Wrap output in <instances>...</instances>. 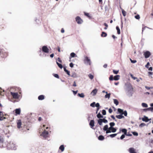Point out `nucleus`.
<instances>
[{
  "label": "nucleus",
  "instance_id": "5fc2aeb1",
  "mask_svg": "<svg viewBox=\"0 0 153 153\" xmlns=\"http://www.w3.org/2000/svg\"><path fill=\"white\" fill-rule=\"evenodd\" d=\"M130 76H131V77L134 80H135L137 79L136 77L133 76V75L131 74H130Z\"/></svg>",
  "mask_w": 153,
  "mask_h": 153
},
{
  "label": "nucleus",
  "instance_id": "f3484780",
  "mask_svg": "<svg viewBox=\"0 0 153 153\" xmlns=\"http://www.w3.org/2000/svg\"><path fill=\"white\" fill-rule=\"evenodd\" d=\"M116 117L117 118L120 119L124 117V116L123 115V114H120V115H116Z\"/></svg>",
  "mask_w": 153,
  "mask_h": 153
},
{
  "label": "nucleus",
  "instance_id": "6ab92c4d",
  "mask_svg": "<svg viewBox=\"0 0 153 153\" xmlns=\"http://www.w3.org/2000/svg\"><path fill=\"white\" fill-rule=\"evenodd\" d=\"M77 57V56L75 53L72 52L70 54V56L69 57V59H70L71 58L74 57Z\"/></svg>",
  "mask_w": 153,
  "mask_h": 153
},
{
  "label": "nucleus",
  "instance_id": "473e14b6",
  "mask_svg": "<svg viewBox=\"0 0 153 153\" xmlns=\"http://www.w3.org/2000/svg\"><path fill=\"white\" fill-rule=\"evenodd\" d=\"M121 131L125 134H126L127 132V130L126 128H123L121 130Z\"/></svg>",
  "mask_w": 153,
  "mask_h": 153
},
{
  "label": "nucleus",
  "instance_id": "a878e982",
  "mask_svg": "<svg viewBox=\"0 0 153 153\" xmlns=\"http://www.w3.org/2000/svg\"><path fill=\"white\" fill-rule=\"evenodd\" d=\"M106 94L105 96V97L106 98H108L109 99L110 97V93H108L107 92H105Z\"/></svg>",
  "mask_w": 153,
  "mask_h": 153
},
{
  "label": "nucleus",
  "instance_id": "aec40b11",
  "mask_svg": "<svg viewBox=\"0 0 153 153\" xmlns=\"http://www.w3.org/2000/svg\"><path fill=\"white\" fill-rule=\"evenodd\" d=\"M70 76H71V77L73 78H76L78 77L77 74L75 72L72 73V74Z\"/></svg>",
  "mask_w": 153,
  "mask_h": 153
},
{
  "label": "nucleus",
  "instance_id": "412c9836",
  "mask_svg": "<svg viewBox=\"0 0 153 153\" xmlns=\"http://www.w3.org/2000/svg\"><path fill=\"white\" fill-rule=\"evenodd\" d=\"M120 76L119 75H117L115 76L114 77V80H118L120 79Z\"/></svg>",
  "mask_w": 153,
  "mask_h": 153
},
{
  "label": "nucleus",
  "instance_id": "4be33fe9",
  "mask_svg": "<svg viewBox=\"0 0 153 153\" xmlns=\"http://www.w3.org/2000/svg\"><path fill=\"white\" fill-rule=\"evenodd\" d=\"M104 137L102 135H100L98 137V139L99 140L102 141L104 139Z\"/></svg>",
  "mask_w": 153,
  "mask_h": 153
},
{
  "label": "nucleus",
  "instance_id": "6e6552de",
  "mask_svg": "<svg viewBox=\"0 0 153 153\" xmlns=\"http://www.w3.org/2000/svg\"><path fill=\"white\" fill-rule=\"evenodd\" d=\"M76 21L78 24H81L83 22L82 20L79 16L76 18Z\"/></svg>",
  "mask_w": 153,
  "mask_h": 153
},
{
  "label": "nucleus",
  "instance_id": "4c0bfd02",
  "mask_svg": "<svg viewBox=\"0 0 153 153\" xmlns=\"http://www.w3.org/2000/svg\"><path fill=\"white\" fill-rule=\"evenodd\" d=\"M117 134H110L109 136L111 138H113L115 137Z\"/></svg>",
  "mask_w": 153,
  "mask_h": 153
},
{
  "label": "nucleus",
  "instance_id": "e2e57ef3",
  "mask_svg": "<svg viewBox=\"0 0 153 153\" xmlns=\"http://www.w3.org/2000/svg\"><path fill=\"white\" fill-rule=\"evenodd\" d=\"M145 88L147 90H149L150 88H153L152 87H148V86H145Z\"/></svg>",
  "mask_w": 153,
  "mask_h": 153
},
{
  "label": "nucleus",
  "instance_id": "dca6fc26",
  "mask_svg": "<svg viewBox=\"0 0 153 153\" xmlns=\"http://www.w3.org/2000/svg\"><path fill=\"white\" fill-rule=\"evenodd\" d=\"M94 120H91L89 123V125L92 128V127L94 126Z\"/></svg>",
  "mask_w": 153,
  "mask_h": 153
},
{
  "label": "nucleus",
  "instance_id": "c756f323",
  "mask_svg": "<svg viewBox=\"0 0 153 153\" xmlns=\"http://www.w3.org/2000/svg\"><path fill=\"white\" fill-rule=\"evenodd\" d=\"M113 100L114 103L116 105H117L119 104V102L116 99H114Z\"/></svg>",
  "mask_w": 153,
  "mask_h": 153
},
{
  "label": "nucleus",
  "instance_id": "ddd939ff",
  "mask_svg": "<svg viewBox=\"0 0 153 153\" xmlns=\"http://www.w3.org/2000/svg\"><path fill=\"white\" fill-rule=\"evenodd\" d=\"M16 115H17L20 114L21 109L20 108L16 109L15 110Z\"/></svg>",
  "mask_w": 153,
  "mask_h": 153
},
{
  "label": "nucleus",
  "instance_id": "72a5a7b5",
  "mask_svg": "<svg viewBox=\"0 0 153 153\" xmlns=\"http://www.w3.org/2000/svg\"><path fill=\"white\" fill-rule=\"evenodd\" d=\"M56 64L58 66V67L61 69H62L63 68V66L60 63H58L57 62H56Z\"/></svg>",
  "mask_w": 153,
  "mask_h": 153
},
{
  "label": "nucleus",
  "instance_id": "1a4fd4ad",
  "mask_svg": "<svg viewBox=\"0 0 153 153\" xmlns=\"http://www.w3.org/2000/svg\"><path fill=\"white\" fill-rule=\"evenodd\" d=\"M151 55V53L148 51H146L145 52L143 53V55L144 56L145 58L146 59L148 58Z\"/></svg>",
  "mask_w": 153,
  "mask_h": 153
},
{
  "label": "nucleus",
  "instance_id": "3c124183",
  "mask_svg": "<svg viewBox=\"0 0 153 153\" xmlns=\"http://www.w3.org/2000/svg\"><path fill=\"white\" fill-rule=\"evenodd\" d=\"M126 134H122L120 137V139L121 140H123V138H124L125 137V135Z\"/></svg>",
  "mask_w": 153,
  "mask_h": 153
},
{
  "label": "nucleus",
  "instance_id": "de8ad7c7",
  "mask_svg": "<svg viewBox=\"0 0 153 153\" xmlns=\"http://www.w3.org/2000/svg\"><path fill=\"white\" fill-rule=\"evenodd\" d=\"M102 114L104 115H106V111L104 109H103L102 110Z\"/></svg>",
  "mask_w": 153,
  "mask_h": 153
},
{
  "label": "nucleus",
  "instance_id": "603ef678",
  "mask_svg": "<svg viewBox=\"0 0 153 153\" xmlns=\"http://www.w3.org/2000/svg\"><path fill=\"white\" fill-rule=\"evenodd\" d=\"M104 25L105 26V27H104V29L105 30H106L107 29V27L108 26V25L106 23H104Z\"/></svg>",
  "mask_w": 153,
  "mask_h": 153
},
{
  "label": "nucleus",
  "instance_id": "f8f14e48",
  "mask_svg": "<svg viewBox=\"0 0 153 153\" xmlns=\"http://www.w3.org/2000/svg\"><path fill=\"white\" fill-rule=\"evenodd\" d=\"M128 151L130 153H137L134 149L132 147L129 148L128 149Z\"/></svg>",
  "mask_w": 153,
  "mask_h": 153
},
{
  "label": "nucleus",
  "instance_id": "680f3d73",
  "mask_svg": "<svg viewBox=\"0 0 153 153\" xmlns=\"http://www.w3.org/2000/svg\"><path fill=\"white\" fill-rule=\"evenodd\" d=\"M3 138L1 136H0V143H2L3 141Z\"/></svg>",
  "mask_w": 153,
  "mask_h": 153
},
{
  "label": "nucleus",
  "instance_id": "09e8293b",
  "mask_svg": "<svg viewBox=\"0 0 153 153\" xmlns=\"http://www.w3.org/2000/svg\"><path fill=\"white\" fill-rule=\"evenodd\" d=\"M102 120H103V123H108V121L107 120L105 119V118L102 119Z\"/></svg>",
  "mask_w": 153,
  "mask_h": 153
},
{
  "label": "nucleus",
  "instance_id": "7c9ffc66",
  "mask_svg": "<svg viewBox=\"0 0 153 153\" xmlns=\"http://www.w3.org/2000/svg\"><path fill=\"white\" fill-rule=\"evenodd\" d=\"M117 111L120 114H122L123 111V109L119 108L117 109Z\"/></svg>",
  "mask_w": 153,
  "mask_h": 153
},
{
  "label": "nucleus",
  "instance_id": "6e6d98bb",
  "mask_svg": "<svg viewBox=\"0 0 153 153\" xmlns=\"http://www.w3.org/2000/svg\"><path fill=\"white\" fill-rule=\"evenodd\" d=\"M95 106L97 107V108H100V105L99 103H97L95 104Z\"/></svg>",
  "mask_w": 153,
  "mask_h": 153
},
{
  "label": "nucleus",
  "instance_id": "f704fd0d",
  "mask_svg": "<svg viewBox=\"0 0 153 153\" xmlns=\"http://www.w3.org/2000/svg\"><path fill=\"white\" fill-rule=\"evenodd\" d=\"M122 12L123 16H125L126 15V12L123 9H122Z\"/></svg>",
  "mask_w": 153,
  "mask_h": 153
},
{
  "label": "nucleus",
  "instance_id": "79ce46f5",
  "mask_svg": "<svg viewBox=\"0 0 153 153\" xmlns=\"http://www.w3.org/2000/svg\"><path fill=\"white\" fill-rule=\"evenodd\" d=\"M132 133L135 136H137L138 135V133L135 131L132 132Z\"/></svg>",
  "mask_w": 153,
  "mask_h": 153
},
{
  "label": "nucleus",
  "instance_id": "c9c22d12",
  "mask_svg": "<svg viewBox=\"0 0 153 153\" xmlns=\"http://www.w3.org/2000/svg\"><path fill=\"white\" fill-rule=\"evenodd\" d=\"M141 105H142V106L143 107H145V108H147L148 107V106L147 104L146 103H142L141 104Z\"/></svg>",
  "mask_w": 153,
  "mask_h": 153
},
{
  "label": "nucleus",
  "instance_id": "ea45409f",
  "mask_svg": "<svg viewBox=\"0 0 153 153\" xmlns=\"http://www.w3.org/2000/svg\"><path fill=\"white\" fill-rule=\"evenodd\" d=\"M109 80L110 81L114 80V78L113 75H111L109 77Z\"/></svg>",
  "mask_w": 153,
  "mask_h": 153
},
{
  "label": "nucleus",
  "instance_id": "bb28decb",
  "mask_svg": "<svg viewBox=\"0 0 153 153\" xmlns=\"http://www.w3.org/2000/svg\"><path fill=\"white\" fill-rule=\"evenodd\" d=\"M109 124L110 127L108 128H111L113 127L115 125V124L114 122H111L109 123Z\"/></svg>",
  "mask_w": 153,
  "mask_h": 153
},
{
  "label": "nucleus",
  "instance_id": "49530a36",
  "mask_svg": "<svg viewBox=\"0 0 153 153\" xmlns=\"http://www.w3.org/2000/svg\"><path fill=\"white\" fill-rule=\"evenodd\" d=\"M113 71L114 74H116L118 73L119 72V70H113Z\"/></svg>",
  "mask_w": 153,
  "mask_h": 153
},
{
  "label": "nucleus",
  "instance_id": "b1692460",
  "mask_svg": "<svg viewBox=\"0 0 153 153\" xmlns=\"http://www.w3.org/2000/svg\"><path fill=\"white\" fill-rule=\"evenodd\" d=\"M97 117L100 119H101V118H103V116L101 114L100 112L98 113L97 115Z\"/></svg>",
  "mask_w": 153,
  "mask_h": 153
},
{
  "label": "nucleus",
  "instance_id": "0eeeda50",
  "mask_svg": "<svg viewBox=\"0 0 153 153\" xmlns=\"http://www.w3.org/2000/svg\"><path fill=\"white\" fill-rule=\"evenodd\" d=\"M42 50L43 52L45 53H48L49 52V49L47 46L46 45H44L42 47Z\"/></svg>",
  "mask_w": 153,
  "mask_h": 153
},
{
  "label": "nucleus",
  "instance_id": "20e7f679",
  "mask_svg": "<svg viewBox=\"0 0 153 153\" xmlns=\"http://www.w3.org/2000/svg\"><path fill=\"white\" fill-rule=\"evenodd\" d=\"M8 55L7 53L3 49L0 48V56L2 57H5Z\"/></svg>",
  "mask_w": 153,
  "mask_h": 153
},
{
  "label": "nucleus",
  "instance_id": "338daca9",
  "mask_svg": "<svg viewBox=\"0 0 153 153\" xmlns=\"http://www.w3.org/2000/svg\"><path fill=\"white\" fill-rule=\"evenodd\" d=\"M72 91L73 93L74 94V95H76L77 94V91H74L72 90Z\"/></svg>",
  "mask_w": 153,
  "mask_h": 153
},
{
  "label": "nucleus",
  "instance_id": "37998d69",
  "mask_svg": "<svg viewBox=\"0 0 153 153\" xmlns=\"http://www.w3.org/2000/svg\"><path fill=\"white\" fill-rule=\"evenodd\" d=\"M53 75L55 77L58 79L59 78V76L57 74H53Z\"/></svg>",
  "mask_w": 153,
  "mask_h": 153
},
{
  "label": "nucleus",
  "instance_id": "39448f33",
  "mask_svg": "<svg viewBox=\"0 0 153 153\" xmlns=\"http://www.w3.org/2000/svg\"><path fill=\"white\" fill-rule=\"evenodd\" d=\"M84 62V63L86 65H91V60L87 56H85Z\"/></svg>",
  "mask_w": 153,
  "mask_h": 153
},
{
  "label": "nucleus",
  "instance_id": "5701e85b",
  "mask_svg": "<svg viewBox=\"0 0 153 153\" xmlns=\"http://www.w3.org/2000/svg\"><path fill=\"white\" fill-rule=\"evenodd\" d=\"M103 120L102 119H100L97 120V122L100 125H102L103 123Z\"/></svg>",
  "mask_w": 153,
  "mask_h": 153
},
{
  "label": "nucleus",
  "instance_id": "7ed1b4c3",
  "mask_svg": "<svg viewBox=\"0 0 153 153\" xmlns=\"http://www.w3.org/2000/svg\"><path fill=\"white\" fill-rule=\"evenodd\" d=\"M7 148L8 150H15L16 149V146L15 144L12 142H10L9 143L7 146Z\"/></svg>",
  "mask_w": 153,
  "mask_h": 153
},
{
  "label": "nucleus",
  "instance_id": "69168bd1",
  "mask_svg": "<svg viewBox=\"0 0 153 153\" xmlns=\"http://www.w3.org/2000/svg\"><path fill=\"white\" fill-rule=\"evenodd\" d=\"M143 110L145 112H146L147 110L150 111L149 107L147 108L144 109Z\"/></svg>",
  "mask_w": 153,
  "mask_h": 153
},
{
  "label": "nucleus",
  "instance_id": "052dcab7",
  "mask_svg": "<svg viewBox=\"0 0 153 153\" xmlns=\"http://www.w3.org/2000/svg\"><path fill=\"white\" fill-rule=\"evenodd\" d=\"M65 72L66 74L69 76H70V71H68V70H67Z\"/></svg>",
  "mask_w": 153,
  "mask_h": 153
},
{
  "label": "nucleus",
  "instance_id": "9d476101",
  "mask_svg": "<svg viewBox=\"0 0 153 153\" xmlns=\"http://www.w3.org/2000/svg\"><path fill=\"white\" fill-rule=\"evenodd\" d=\"M48 134V132L45 130L41 134V135L43 136L44 137L46 138L47 137Z\"/></svg>",
  "mask_w": 153,
  "mask_h": 153
},
{
  "label": "nucleus",
  "instance_id": "c03bdc74",
  "mask_svg": "<svg viewBox=\"0 0 153 153\" xmlns=\"http://www.w3.org/2000/svg\"><path fill=\"white\" fill-rule=\"evenodd\" d=\"M146 124L144 123H141L139 125V127H142L143 126H146Z\"/></svg>",
  "mask_w": 153,
  "mask_h": 153
},
{
  "label": "nucleus",
  "instance_id": "864d4df0",
  "mask_svg": "<svg viewBox=\"0 0 153 153\" xmlns=\"http://www.w3.org/2000/svg\"><path fill=\"white\" fill-rule=\"evenodd\" d=\"M130 60L131 62L133 63H135L137 62V61L136 60H132L131 59H130Z\"/></svg>",
  "mask_w": 153,
  "mask_h": 153
},
{
  "label": "nucleus",
  "instance_id": "8fccbe9b",
  "mask_svg": "<svg viewBox=\"0 0 153 153\" xmlns=\"http://www.w3.org/2000/svg\"><path fill=\"white\" fill-rule=\"evenodd\" d=\"M135 18L137 19H139L140 18V15L137 14L135 16Z\"/></svg>",
  "mask_w": 153,
  "mask_h": 153
},
{
  "label": "nucleus",
  "instance_id": "a211bd4d",
  "mask_svg": "<svg viewBox=\"0 0 153 153\" xmlns=\"http://www.w3.org/2000/svg\"><path fill=\"white\" fill-rule=\"evenodd\" d=\"M45 98V96L43 95H39L38 97V99L39 100H43Z\"/></svg>",
  "mask_w": 153,
  "mask_h": 153
},
{
  "label": "nucleus",
  "instance_id": "a19ab883",
  "mask_svg": "<svg viewBox=\"0 0 153 153\" xmlns=\"http://www.w3.org/2000/svg\"><path fill=\"white\" fill-rule=\"evenodd\" d=\"M123 114H124V115L125 116H127V113L126 111L125 110L124 111H123V112L122 113Z\"/></svg>",
  "mask_w": 153,
  "mask_h": 153
},
{
  "label": "nucleus",
  "instance_id": "9b49d317",
  "mask_svg": "<svg viewBox=\"0 0 153 153\" xmlns=\"http://www.w3.org/2000/svg\"><path fill=\"white\" fill-rule=\"evenodd\" d=\"M151 120V119H148V117L144 116L142 118V120L143 121L147 122H148L150 120Z\"/></svg>",
  "mask_w": 153,
  "mask_h": 153
},
{
  "label": "nucleus",
  "instance_id": "4468645a",
  "mask_svg": "<svg viewBox=\"0 0 153 153\" xmlns=\"http://www.w3.org/2000/svg\"><path fill=\"white\" fill-rule=\"evenodd\" d=\"M21 125L22 122L21 120H18L17 122V128H20L21 127Z\"/></svg>",
  "mask_w": 153,
  "mask_h": 153
},
{
  "label": "nucleus",
  "instance_id": "2eb2a0df",
  "mask_svg": "<svg viewBox=\"0 0 153 153\" xmlns=\"http://www.w3.org/2000/svg\"><path fill=\"white\" fill-rule=\"evenodd\" d=\"M97 91V89L95 88L93 89L91 93V94H92L93 96H95Z\"/></svg>",
  "mask_w": 153,
  "mask_h": 153
},
{
  "label": "nucleus",
  "instance_id": "bf43d9fd",
  "mask_svg": "<svg viewBox=\"0 0 153 153\" xmlns=\"http://www.w3.org/2000/svg\"><path fill=\"white\" fill-rule=\"evenodd\" d=\"M74 65L72 62H71L69 64V66L71 68H73L74 66Z\"/></svg>",
  "mask_w": 153,
  "mask_h": 153
},
{
  "label": "nucleus",
  "instance_id": "423d86ee",
  "mask_svg": "<svg viewBox=\"0 0 153 153\" xmlns=\"http://www.w3.org/2000/svg\"><path fill=\"white\" fill-rule=\"evenodd\" d=\"M10 94L13 98L15 99H18L19 98V95L17 92H10Z\"/></svg>",
  "mask_w": 153,
  "mask_h": 153
},
{
  "label": "nucleus",
  "instance_id": "e433bc0d",
  "mask_svg": "<svg viewBox=\"0 0 153 153\" xmlns=\"http://www.w3.org/2000/svg\"><path fill=\"white\" fill-rule=\"evenodd\" d=\"M2 116H3V114L2 112L1 111H0V120H3V119H2Z\"/></svg>",
  "mask_w": 153,
  "mask_h": 153
},
{
  "label": "nucleus",
  "instance_id": "f257e3e1",
  "mask_svg": "<svg viewBox=\"0 0 153 153\" xmlns=\"http://www.w3.org/2000/svg\"><path fill=\"white\" fill-rule=\"evenodd\" d=\"M126 88V94L129 97H131L133 94V88L131 84L127 83L125 84Z\"/></svg>",
  "mask_w": 153,
  "mask_h": 153
},
{
  "label": "nucleus",
  "instance_id": "2f4dec72",
  "mask_svg": "<svg viewBox=\"0 0 153 153\" xmlns=\"http://www.w3.org/2000/svg\"><path fill=\"white\" fill-rule=\"evenodd\" d=\"M78 96L81 98H83L85 97V95L83 93H82L81 94L78 93Z\"/></svg>",
  "mask_w": 153,
  "mask_h": 153
},
{
  "label": "nucleus",
  "instance_id": "13d9d810",
  "mask_svg": "<svg viewBox=\"0 0 153 153\" xmlns=\"http://www.w3.org/2000/svg\"><path fill=\"white\" fill-rule=\"evenodd\" d=\"M149 28V29H151V28H149V27H147L145 26V27H143L142 28V33H143V30H144L145 29V28Z\"/></svg>",
  "mask_w": 153,
  "mask_h": 153
},
{
  "label": "nucleus",
  "instance_id": "f03ea898",
  "mask_svg": "<svg viewBox=\"0 0 153 153\" xmlns=\"http://www.w3.org/2000/svg\"><path fill=\"white\" fill-rule=\"evenodd\" d=\"M103 130L104 131H106V134H108L111 132H115L117 131V129L114 127H112L111 128H108V125H106L103 128Z\"/></svg>",
  "mask_w": 153,
  "mask_h": 153
},
{
  "label": "nucleus",
  "instance_id": "393cba45",
  "mask_svg": "<svg viewBox=\"0 0 153 153\" xmlns=\"http://www.w3.org/2000/svg\"><path fill=\"white\" fill-rule=\"evenodd\" d=\"M59 149L62 152H63L65 149L64 146V145H62L60 146L59 147Z\"/></svg>",
  "mask_w": 153,
  "mask_h": 153
},
{
  "label": "nucleus",
  "instance_id": "774afa93",
  "mask_svg": "<svg viewBox=\"0 0 153 153\" xmlns=\"http://www.w3.org/2000/svg\"><path fill=\"white\" fill-rule=\"evenodd\" d=\"M149 108L150 111H151L152 112H153V107H149Z\"/></svg>",
  "mask_w": 153,
  "mask_h": 153
},
{
  "label": "nucleus",
  "instance_id": "a18cd8bd",
  "mask_svg": "<svg viewBox=\"0 0 153 153\" xmlns=\"http://www.w3.org/2000/svg\"><path fill=\"white\" fill-rule=\"evenodd\" d=\"M89 78L91 79H92L94 78V76L91 74H89L88 75Z\"/></svg>",
  "mask_w": 153,
  "mask_h": 153
},
{
  "label": "nucleus",
  "instance_id": "4d7b16f0",
  "mask_svg": "<svg viewBox=\"0 0 153 153\" xmlns=\"http://www.w3.org/2000/svg\"><path fill=\"white\" fill-rule=\"evenodd\" d=\"M84 15L85 16L88 17H90V16L89 15V14L88 13H86L84 12Z\"/></svg>",
  "mask_w": 153,
  "mask_h": 153
},
{
  "label": "nucleus",
  "instance_id": "58836bf2",
  "mask_svg": "<svg viewBox=\"0 0 153 153\" xmlns=\"http://www.w3.org/2000/svg\"><path fill=\"white\" fill-rule=\"evenodd\" d=\"M95 102H93L90 104V106L92 107H94L95 106Z\"/></svg>",
  "mask_w": 153,
  "mask_h": 153
},
{
  "label": "nucleus",
  "instance_id": "0e129e2a",
  "mask_svg": "<svg viewBox=\"0 0 153 153\" xmlns=\"http://www.w3.org/2000/svg\"><path fill=\"white\" fill-rule=\"evenodd\" d=\"M150 63L149 62H148L146 64V65H145V67L147 68H149V65Z\"/></svg>",
  "mask_w": 153,
  "mask_h": 153
},
{
  "label": "nucleus",
  "instance_id": "c85d7f7f",
  "mask_svg": "<svg viewBox=\"0 0 153 153\" xmlns=\"http://www.w3.org/2000/svg\"><path fill=\"white\" fill-rule=\"evenodd\" d=\"M116 29L117 31V33L118 34H119L120 33V31L119 27L118 26H117L116 27Z\"/></svg>",
  "mask_w": 153,
  "mask_h": 153
},
{
  "label": "nucleus",
  "instance_id": "cd10ccee",
  "mask_svg": "<svg viewBox=\"0 0 153 153\" xmlns=\"http://www.w3.org/2000/svg\"><path fill=\"white\" fill-rule=\"evenodd\" d=\"M107 36V34L106 33L104 32H102L101 34V36L102 37H105Z\"/></svg>",
  "mask_w": 153,
  "mask_h": 153
}]
</instances>
